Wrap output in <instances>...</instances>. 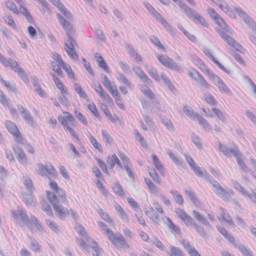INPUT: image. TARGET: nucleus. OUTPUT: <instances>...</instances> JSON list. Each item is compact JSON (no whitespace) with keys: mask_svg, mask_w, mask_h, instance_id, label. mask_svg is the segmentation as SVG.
I'll list each match as a JSON object with an SVG mask.
<instances>
[{"mask_svg":"<svg viewBox=\"0 0 256 256\" xmlns=\"http://www.w3.org/2000/svg\"><path fill=\"white\" fill-rule=\"evenodd\" d=\"M56 15L60 24L65 30L66 36L68 38V41L64 44V49L66 54L72 60H78V54L76 52L74 48V41L72 36L74 30L73 29L72 24L68 22L60 14L57 13Z\"/></svg>","mask_w":256,"mask_h":256,"instance_id":"f257e3e1","label":"nucleus"},{"mask_svg":"<svg viewBox=\"0 0 256 256\" xmlns=\"http://www.w3.org/2000/svg\"><path fill=\"white\" fill-rule=\"evenodd\" d=\"M52 58L53 61H50V67L52 70L58 76L62 75V70L60 68L64 70L68 78L75 80L74 73L70 66L64 62L60 54L54 52L52 54Z\"/></svg>","mask_w":256,"mask_h":256,"instance_id":"f03ea898","label":"nucleus"},{"mask_svg":"<svg viewBox=\"0 0 256 256\" xmlns=\"http://www.w3.org/2000/svg\"><path fill=\"white\" fill-rule=\"evenodd\" d=\"M98 224L100 226V228L104 231V232L107 236L108 240L115 248L120 250L129 247L128 244L121 234L119 232L114 233L113 231L102 222H98Z\"/></svg>","mask_w":256,"mask_h":256,"instance_id":"7ed1b4c3","label":"nucleus"},{"mask_svg":"<svg viewBox=\"0 0 256 256\" xmlns=\"http://www.w3.org/2000/svg\"><path fill=\"white\" fill-rule=\"evenodd\" d=\"M102 84L115 100L117 106L121 110H124L125 106L121 100V96L116 84L112 82L106 75L102 77Z\"/></svg>","mask_w":256,"mask_h":256,"instance_id":"20e7f679","label":"nucleus"},{"mask_svg":"<svg viewBox=\"0 0 256 256\" xmlns=\"http://www.w3.org/2000/svg\"><path fill=\"white\" fill-rule=\"evenodd\" d=\"M5 4L6 8L14 14H18L20 13L24 16L28 22L34 23L30 12L24 4H18V8L14 2L10 0H5Z\"/></svg>","mask_w":256,"mask_h":256,"instance_id":"39448f33","label":"nucleus"},{"mask_svg":"<svg viewBox=\"0 0 256 256\" xmlns=\"http://www.w3.org/2000/svg\"><path fill=\"white\" fill-rule=\"evenodd\" d=\"M46 196L48 200L52 204L56 216L63 218L69 214L68 208H64L59 204L58 197L54 193L47 190L46 191Z\"/></svg>","mask_w":256,"mask_h":256,"instance_id":"423d86ee","label":"nucleus"},{"mask_svg":"<svg viewBox=\"0 0 256 256\" xmlns=\"http://www.w3.org/2000/svg\"><path fill=\"white\" fill-rule=\"evenodd\" d=\"M63 115H59L58 117V122L64 126V129L67 130L70 135L77 140L78 137L73 128L70 126H74L76 120L74 117L68 112H63Z\"/></svg>","mask_w":256,"mask_h":256,"instance_id":"0eeeda50","label":"nucleus"},{"mask_svg":"<svg viewBox=\"0 0 256 256\" xmlns=\"http://www.w3.org/2000/svg\"><path fill=\"white\" fill-rule=\"evenodd\" d=\"M0 62L6 67L10 66V68L16 72L18 76L25 82H28V78L26 73L24 72V69L18 66V62L14 60H6V58L0 53Z\"/></svg>","mask_w":256,"mask_h":256,"instance_id":"6e6552de","label":"nucleus"},{"mask_svg":"<svg viewBox=\"0 0 256 256\" xmlns=\"http://www.w3.org/2000/svg\"><path fill=\"white\" fill-rule=\"evenodd\" d=\"M153 205L156 210L150 205H149L145 208L144 213L154 222L158 224L160 222V216L158 213L162 214L164 213V211L162 206L158 202L154 201Z\"/></svg>","mask_w":256,"mask_h":256,"instance_id":"1a4fd4ad","label":"nucleus"},{"mask_svg":"<svg viewBox=\"0 0 256 256\" xmlns=\"http://www.w3.org/2000/svg\"><path fill=\"white\" fill-rule=\"evenodd\" d=\"M50 76L56 86L60 91V96L58 98V100L62 104H66L68 100L66 96L69 94L68 88L56 76L55 74H50Z\"/></svg>","mask_w":256,"mask_h":256,"instance_id":"9d476101","label":"nucleus"},{"mask_svg":"<svg viewBox=\"0 0 256 256\" xmlns=\"http://www.w3.org/2000/svg\"><path fill=\"white\" fill-rule=\"evenodd\" d=\"M4 125L7 130L14 137L16 140L21 142L23 140V137L16 124L11 120H6L4 122Z\"/></svg>","mask_w":256,"mask_h":256,"instance_id":"9b49d317","label":"nucleus"},{"mask_svg":"<svg viewBox=\"0 0 256 256\" xmlns=\"http://www.w3.org/2000/svg\"><path fill=\"white\" fill-rule=\"evenodd\" d=\"M39 174L42 176L48 175L56 176L57 171L54 167L50 162H48L46 164L42 163L37 164Z\"/></svg>","mask_w":256,"mask_h":256,"instance_id":"f8f14e48","label":"nucleus"},{"mask_svg":"<svg viewBox=\"0 0 256 256\" xmlns=\"http://www.w3.org/2000/svg\"><path fill=\"white\" fill-rule=\"evenodd\" d=\"M209 15L212 18L220 28L226 31L230 30V26L226 23L222 18L217 13L213 8H209L208 9Z\"/></svg>","mask_w":256,"mask_h":256,"instance_id":"ddd939ff","label":"nucleus"},{"mask_svg":"<svg viewBox=\"0 0 256 256\" xmlns=\"http://www.w3.org/2000/svg\"><path fill=\"white\" fill-rule=\"evenodd\" d=\"M218 150L224 156H230L231 154L234 156H236L238 152H239L237 146L234 142L230 143V147L220 143L218 145Z\"/></svg>","mask_w":256,"mask_h":256,"instance_id":"4468645a","label":"nucleus"},{"mask_svg":"<svg viewBox=\"0 0 256 256\" xmlns=\"http://www.w3.org/2000/svg\"><path fill=\"white\" fill-rule=\"evenodd\" d=\"M156 58L159 62L165 67L174 70H178L179 69L177 64L172 58L166 56L162 54H158L156 55Z\"/></svg>","mask_w":256,"mask_h":256,"instance_id":"2eb2a0df","label":"nucleus"},{"mask_svg":"<svg viewBox=\"0 0 256 256\" xmlns=\"http://www.w3.org/2000/svg\"><path fill=\"white\" fill-rule=\"evenodd\" d=\"M49 186L51 190H54L58 194L59 198H61L64 203L66 204L68 207V202L66 199V194L65 191L61 188H60L58 184L50 180L49 182Z\"/></svg>","mask_w":256,"mask_h":256,"instance_id":"dca6fc26","label":"nucleus"},{"mask_svg":"<svg viewBox=\"0 0 256 256\" xmlns=\"http://www.w3.org/2000/svg\"><path fill=\"white\" fill-rule=\"evenodd\" d=\"M174 212L177 216L180 218L186 226H190V224L194 223L192 218L186 212L180 208H176L174 210Z\"/></svg>","mask_w":256,"mask_h":256,"instance_id":"f3484780","label":"nucleus"},{"mask_svg":"<svg viewBox=\"0 0 256 256\" xmlns=\"http://www.w3.org/2000/svg\"><path fill=\"white\" fill-rule=\"evenodd\" d=\"M106 162L109 169H113L116 164L120 168H122V162H120L118 157L114 154L107 156Z\"/></svg>","mask_w":256,"mask_h":256,"instance_id":"a211bd4d","label":"nucleus"},{"mask_svg":"<svg viewBox=\"0 0 256 256\" xmlns=\"http://www.w3.org/2000/svg\"><path fill=\"white\" fill-rule=\"evenodd\" d=\"M13 150L16 155L18 162L22 164H26L28 162V158L24 150L20 147L13 148Z\"/></svg>","mask_w":256,"mask_h":256,"instance_id":"6ab92c4d","label":"nucleus"},{"mask_svg":"<svg viewBox=\"0 0 256 256\" xmlns=\"http://www.w3.org/2000/svg\"><path fill=\"white\" fill-rule=\"evenodd\" d=\"M218 220L220 221H225L230 226L234 225V223L231 218L230 214L224 208H220V217Z\"/></svg>","mask_w":256,"mask_h":256,"instance_id":"aec40b11","label":"nucleus"},{"mask_svg":"<svg viewBox=\"0 0 256 256\" xmlns=\"http://www.w3.org/2000/svg\"><path fill=\"white\" fill-rule=\"evenodd\" d=\"M94 90L96 92L98 93L99 96L101 97L102 98L104 99L105 100H106L108 102L112 103V100L109 96V94L106 92V91L104 89L102 86L100 84V82L98 83L97 86L94 88Z\"/></svg>","mask_w":256,"mask_h":256,"instance_id":"412c9836","label":"nucleus"},{"mask_svg":"<svg viewBox=\"0 0 256 256\" xmlns=\"http://www.w3.org/2000/svg\"><path fill=\"white\" fill-rule=\"evenodd\" d=\"M94 56L96 60L98 66L100 68L104 69L106 72L109 73L110 72V68L101 54L98 52H96L94 54Z\"/></svg>","mask_w":256,"mask_h":256,"instance_id":"4be33fe9","label":"nucleus"},{"mask_svg":"<svg viewBox=\"0 0 256 256\" xmlns=\"http://www.w3.org/2000/svg\"><path fill=\"white\" fill-rule=\"evenodd\" d=\"M234 10L243 19L246 24L252 26H256L254 20L242 11L241 8H234Z\"/></svg>","mask_w":256,"mask_h":256,"instance_id":"5701e85b","label":"nucleus"},{"mask_svg":"<svg viewBox=\"0 0 256 256\" xmlns=\"http://www.w3.org/2000/svg\"><path fill=\"white\" fill-rule=\"evenodd\" d=\"M56 6L62 14L67 18H71L72 14L70 11L68 10L60 2V0H50Z\"/></svg>","mask_w":256,"mask_h":256,"instance_id":"b1692460","label":"nucleus"},{"mask_svg":"<svg viewBox=\"0 0 256 256\" xmlns=\"http://www.w3.org/2000/svg\"><path fill=\"white\" fill-rule=\"evenodd\" d=\"M18 108L22 110L20 112L23 114L22 118L26 122V123L33 124L34 123V120L29 110L22 105L18 106Z\"/></svg>","mask_w":256,"mask_h":256,"instance_id":"393cba45","label":"nucleus"},{"mask_svg":"<svg viewBox=\"0 0 256 256\" xmlns=\"http://www.w3.org/2000/svg\"><path fill=\"white\" fill-rule=\"evenodd\" d=\"M182 246L190 256H201L194 247L192 246L188 242H184Z\"/></svg>","mask_w":256,"mask_h":256,"instance_id":"a878e982","label":"nucleus"},{"mask_svg":"<svg viewBox=\"0 0 256 256\" xmlns=\"http://www.w3.org/2000/svg\"><path fill=\"white\" fill-rule=\"evenodd\" d=\"M204 54L208 58H209L212 62H213L220 69L222 70L227 72L225 68L218 61L214 56L212 54L209 49L206 48H204L202 50Z\"/></svg>","mask_w":256,"mask_h":256,"instance_id":"bb28decb","label":"nucleus"},{"mask_svg":"<svg viewBox=\"0 0 256 256\" xmlns=\"http://www.w3.org/2000/svg\"><path fill=\"white\" fill-rule=\"evenodd\" d=\"M86 106L89 110L95 117L98 118H100L98 110L94 102H90L88 99L86 100Z\"/></svg>","mask_w":256,"mask_h":256,"instance_id":"cd10ccee","label":"nucleus"},{"mask_svg":"<svg viewBox=\"0 0 256 256\" xmlns=\"http://www.w3.org/2000/svg\"><path fill=\"white\" fill-rule=\"evenodd\" d=\"M168 256H184V254L180 248L172 245L168 252Z\"/></svg>","mask_w":256,"mask_h":256,"instance_id":"c85d7f7f","label":"nucleus"},{"mask_svg":"<svg viewBox=\"0 0 256 256\" xmlns=\"http://www.w3.org/2000/svg\"><path fill=\"white\" fill-rule=\"evenodd\" d=\"M192 214L194 218L200 222L204 225L210 226L208 221L204 215L200 214L196 210L192 211Z\"/></svg>","mask_w":256,"mask_h":256,"instance_id":"c756f323","label":"nucleus"},{"mask_svg":"<svg viewBox=\"0 0 256 256\" xmlns=\"http://www.w3.org/2000/svg\"><path fill=\"white\" fill-rule=\"evenodd\" d=\"M152 158L155 168L160 173H162L165 168L159 158L155 154L152 155Z\"/></svg>","mask_w":256,"mask_h":256,"instance_id":"7c9ffc66","label":"nucleus"},{"mask_svg":"<svg viewBox=\"0 0 256 256\" xmlns=\"http://www.w3.org/2000/svg\"><path fill=\"white\" fill-rule=\"evenodd\" d=\"M191 61L194 65L200 68L201 70H204L206 66L204 62L196 55H192L190 58Z\"/></svg>","mask_w":256,"mask_h":256,"instance_id":"2f4dec72","label":"nucleus"},{"mask_svg":"<svg viewBox=\"0 0 256 256\" xmlns=\"http://www.w3.org/2000/svg\"><path fill=\"white\" fill-rule=\"evenodd\" d=\"M166 220H167V226L172 232L177 234H181L180 228L174 224L168 217H166Z\"/></svg>","mask_w":256,"mask_h":256,"instance_id":"473e14b6","label":"nucleus"},{"mask_svg":"<svg viewBox=\"0 0 256 256\" xmlns=\"http://www.w3.org/2000/svg\"><path fill=\"white\" fill-rule=\"evenodd\" d=\"M188 17L190 18H192L194 21H197L198 22H199L204 26H208V24L206 23V22L204 18L202 17L200 14H198L194 11L193 12H192V14L190 15Z\"/></svg>","mask_w":256,"mask_h":256,"instance_id":"72a5a7b5","label":"nucleus"},{"mask_svg":"<svg viewBox=\"0 0 256 256\" xmlns=\"http://www.w3.org/2000/svg\"><path fill=\"white\" fill-rule=\"evenodd\" d=\"M88 138L90 140V143L93 146L100 152H103V148L100 143L97 140L95 137L90 134H89Z\"/></svg>","mask_w":256,"mask_h":256,"instance_id":"f704fd0d","label":"nucleus"},{"mask_svg":"<svg viewBox=\"0 0 256 256\" xmlns=\"http://www.w3.org/2000/svg\"><path fill=\"white\" fill-rule=\"evenodd\" d=\"M74 89L80 98L86 99V100H88L87 98L88 96L87 94L79 84L76 83L74 85Z\"/></svg>","mask_w":256,"mask_h":256,"instance_id":"c9c22d12","label":"nucleus"},{"mask_svg":"<svg viewBox=\"0 0 256 256\" xmlns=\"http://www.w3.org/2000/svg\"><path fill=\"white\" fill-rule=\"evenodd\" d=\"M170 193L172 194L176 202L178 204H179L180 206H182L183 204V197L178 191L177 190H173L170 191Z\"/></svg>","mask_w":256,"mask_h":256,"instance_id":"e433bc0d","label":"nucleus"},{"mask_svg":"<svg viewBox=\"0 0 256 256\" xmlns=\"http://www.w3.org/2000/svg\"><path fill=\"white\" fill-rule=\"evenodd\" d=\"M178 28L183 32L184 35L186 37V38L190 41L192 42L196 43L197 42L196 37L190 32L187 31L182 26H178Z\"/></svg>","mask_w":256,"mask_h":256,"instance_id":"4c0bfd02","label":"nucleus"},{"mask_svg":"<svg viewBox=\"0 0 256 256\" xmlns=\"http://www.w3.org/2000/svg\"><path fill=\"white\" fill-rule=\"evenodd\" d=\"M151 42L156 47L158 50L166 52V49L165 47L161 44L159 38L156 36H152L150 38Z\"/></svg>","mask_w":256,"mask_h":256,"instance_id":"58836bf2","label":"nucleus"},{"mask_svg":"<svg viewBox=\"0 0 256 256\" xmlns=\"http://www.w3.org/2000/svg\"><path fill=\"white\" fill-rule=\"evenodd\" d=\"M114 208L122 220H128L126 214L124 212V208L119 204H114Z\"/></svg>","mask_w":256,"mask_h":256,"instance_id":"ea45409f","label":"nucleus"},{"mask_svg":"<svg viewBox=\"0 0 256 256\" xmlns=\"http://www.w3.org/2000/svg\"><path fill=\"white\" fill-rule=\"evenodd\" d=\"M175 3H178V4L180 8H181L184 10L186 12L188 16L192 14L193 12V10L188 7L186 4L183 2L182 0H172Z\"/></svg>","mask_w":256,"mask_h":256,"instance_id":"a19ab883","label":"nucleus"},{"mask_svg":"<svg viewBox=\"0 0 256 256\" xmlns=\"http://www.w3.org/2000/svg\"><path fill=\"white\" fill-rule=\"evenodd\" d=\"M144 182L147 186L148 188L149 192L152 194H156L158 192V188L157 186L152 182L150 178H145Z\"/></svg>","mask_w":256,"mask_h":256,"instance_id":"79ce46f5","label":"nucleus"},{"mask_svg":"<svg viewBox=\"0 0 256 256\" xmlns=\"http://www.w3.org/2000/svg\"><path fill=\"white\" fill-rule=\"evenodd\" d=\"M102 134L104 142L106 145H110L113 142L114 140L107 130H102Z\"/></svg>","mask_w":256,"mask_h":256,"instance_id":"37998d69","label":"nucleus"},{"mask_svg":"<svg viewBox=\"0 0 256 256\" xmlns=\"http://www.w3.org/2000/svg\"><path fill=\"white\" fill-rule=\"evenodd\" d=\"M214 84L218 87L222 92H228L230 91L228 88L220 78L214 82Z\"/></svg>","mask_w":256,"mask_h":256,"instance_id":"c03bdc74","label":"nucleus"},{"mask_svg":"<svg viewBox=\"0 0 256 256\" xmlns=\"http://www.w3.org/2000/svg\"><path fill=\"white\" fill-rule=\"evenodd\" d=\"M98 214L100 216V218L106 222H107L110 224L112 222V218H110V214L108 213L105 212L104 210L102 208H100L98 210Z\"/></svg>","mask_w":256,"mask_h":256,"instance_id":"a18cd8bd","label":"nucleus"},{"mask_svg":"<svg viewBox=\"0 0 256 256\" xmlns=\"http://www.w3.org/2000/svg\"><path fill=\"white\" fill-rule=\"evenodd\" d=\"M23 184L26 188L30 192H32V190L34 188V184L31 178L28 176H24Z\"/></svg>","mask_w":256,"mask_h":256,"instance_id":"49530a36","label":"nucleus"},{"mask_svg":"<svg viewBox=\"0 0 256 256\" xmlns=\"http://www.w3.org/2000/svg\"><path fill=\"white\" fill-rule=\"evenodd\" d=\"M136 74L142 80H144L146 82L150 84L152 82L151 80L148 77L144 72L140 68H138L136 70Z\"/></svg>","mask_w":256,"mask_h":256,"instance_id":"de8ad7c7","label":"nucleus"},{"mask_svg":"<svg viewBox=\"0 0 256 256\" xmlns=\"http://www.w3.org/2000/svg\"><path fill=\"white\" fill-rule=\"evenodd\" d=\"M168 156L172 160V161L176 165L181 166L182 164L183 160L182 159L178 156H177L172 153L171 152L169 151L168 152Z\"/></svg>","mask_w":256,"mask_h":256,"instance_id":"09e8293b","label":"nucleus"},{"mask_svg":"<svg viewBox=\"0 0 256 256\" xmlns=\"http://www.w3.org/2000/svg\"><path fill=\"white\" fill-rule=\"evenodd\" d=\"M141 92L150 98L152 100L155 98L154 94L147 86H143L140 88Z\"/></svg>","mask_w":256,"mask_h":256,"instance_id":"8fccbe9b","label":"nucleus"},{"mask_svg":"<svg viewBox=\"0 0 256 256\" xmlns=\"http://www.w3.org/2000/svg\"><path fill=\"white\" fill-rule=\"evenodd\" d=\"M112 188L114 193L119 196H123L124 193L122 190V186L118 183H116L112 186Z\"/></svg>","mask_w":256,"mask_h":256,"instance_id":"3c124183","label":"nucleus"},{"mask_svg":"<svg viewBox=\"0 0 256 256\" xmlns=\"http://www.w3.org/2000/svg\"><path fill=\"white\" fill-rule=\"evenodd\" d=\"M187 74L190 78L195 80H198V78L200 74L196 70L193 68L188 69Z\"/></svg>","mask_w":256,"mask_h":256,"instance_id":"603ef678","label":"nucleus"},{"mask_svg":"<svg viewBox=\"0 0 256 256\" xmlns=\"http://www.w3.org/2000/svg\"><path fill=\"white\" fill-rule=\"evenodd\" d=\"M4 20L5 22L11 26L12 28H14L15 30H18V28L16 25V24L12 16L10 14L5 16V18H4Z\"/></svg>","mask_w":256,"mask_h":256,"instance_id":"864d4df0","label":"nucleus"},{"mask_svg":"<svg viewBox=\"0 0 256 256\" xmlns=\"http://www.w3.org/2000/svg\"><path fill=\"white\" fill-rule=\"evenodd\" d=\"M118 80L120 82L124 84V86H126L128 88H132L133 86L131 82H130L126 76L122 74L119 75V77L118 78Z\"/></svg>","mask_w":256,"mask_h":256,"instance_id":"5fc2aeb1","label":"nucleus"},{"mask_svg":"<svg viewBox=\"0 0 256 256\" xmlns=\"http://www.w3.org/2000/svg\"><path fill=\"white\" fill-rule=\"evenodd\" d=\"M218 6L222 10L227 13L229 16H232V10L230 6L224 0L220 1L218 4Z\"/></svg>","mask_w":256,"mask_h":256,"instance_id":"6e6d98bb","label":"nucleus"},{"mask_svg":"<svg viewBox=\"0 0 256 256\" xmlns=\"http://www.w3.org/2000/svg\"><path fill=\"white\" fill-rule=\"evenodd\" d=\"M0 81L8 90L12 92H16L17 90L15 85L12 84L10 82L4 80L2 78H1Z\"/></svg>","mask_w":256,"mask_h":256,"instance_id":"4d7b16f0","label":"nucleus"},{"mask_svg":"<svg viewBox=\"0 0 256 256\" xmlns=\"http://www.w3.org/2000/svg\"><path fill=\"white\" fill-rule=\"evenodd\" d=\"M118 156L120 157L122 163V166L130 164V160L128 156L122 151L118 152Z\"/></svg>","mask_w":256,"mask_h":256,"instance_id":"13d9d810","label":"nucleus"},{"mask_svg":"<svg viewBox=\"0 0 256 256\" xmlns=\"http://www.w3.org/2000/svg\"><path fill=\"white\" fill-rule=\"evenodd\" d=\"M74 114L78 120L80 121L83 124L87 125L88 122L86 117L80 112L78 110H74Z\"/></svg>","mask_w":256,"mask_h":256,"instance_id":"bf43d9fd","label":"nucleus"},{"mask_svg":"<svg viewBox=\"0 0 256 256\" xmlns=\"http://www.w3.org/2000/svg\"><path fill=\"white\" fill-rule=\"evenodd\" d=\"M183 110L185 114L190 118L194 119L196 117V114L194 113L193 110L190 106H184L183 108Z\"/></svg>","mask_w":256,"mask_h":256,"instance_id":"052dcab7","label":"nucleus"},{"mask_svg":"<svg viewBox=\"0 0 256 256\" xmlns=\"http://www.w3.org/2000/svg\"><path fill=\"white\" fill-rule=\"evenodd\" d=\"M96 160L98 165L99 166L100 168H101L102 171L106 174L108 173V166H106V164L100 158H95Z\"/></svg>","mask_w":256,"mask_h":256,"instance_id":"680f3d73","label":"nucleus"},{"mask_svg":"<svg viewBox=\"0 0 256 256\" xmlns=\"http://www.w3.org/2000/svg\"><path fill=\"white\" fill-rule=\"evenodd\" d=\"M148 174L150 178L156 183L158 184H160V183L161 180L160 177L155 170L154 169L152 170L149 172Z\"/></svg>","mask_w":256,"mask_h":256,"instance_id":"e2e57ef3","label":"nucleus"},{"mask_svg":"<svg viewBox=\"0 0 256 256\" xmlns=\"http://www.w3.org/2000/svg\"><path fill=\"white\" fill-rule=\"evenodd\" d=\"M162 122L168 130L172 132L174 131V126L170 120L166 118L162 119Z\"/></svg>","mask_w":256,"mask_h":256,"instance_id":"0e129e2a","label":"nucleus"},{"mask_svg":"<svg viewBox=\"0 0 256 256\" xmlns=\"http://www.w3.org/2000/svg\"><path fill=\"white\" fill-rule=\"evenodd\" d=\"M127 200L130 206L136 211H138L140 210L139 205L133 198H128Z\"/></svg>","mask_w":256,"mask_h":256,"instance_id":"69168bd1","label":"nucleus"},{"mask_svg":"<svg viewBox=\"0 0 256 256\" xmlns=\"http://www.w3.org/2000/svg\"><path fill=\"white\" fill-rule=\"evenodd\" d=\"M212 110L222 122H224L226 120L224 114L222 111L216 108H212Z\"/></svg>","mask_w":256,"mask_h":256,"instance_id":"338daca9","label":"nucleus"},{"mask_svg":"<svg viewBox=\"0 0 256 256\" xmlns=\"http://www.w3.org/2000/svg\"><path fill=\"white\" fill-rule=\"evenodd\" d=\"M239 250L241 253L244 256H252L251 250L245 246H240Z\"/></svg>","mask_w":256,"mask_h":256,"instance_id":"774afa93","label":"nucleus"}]
</instances>
